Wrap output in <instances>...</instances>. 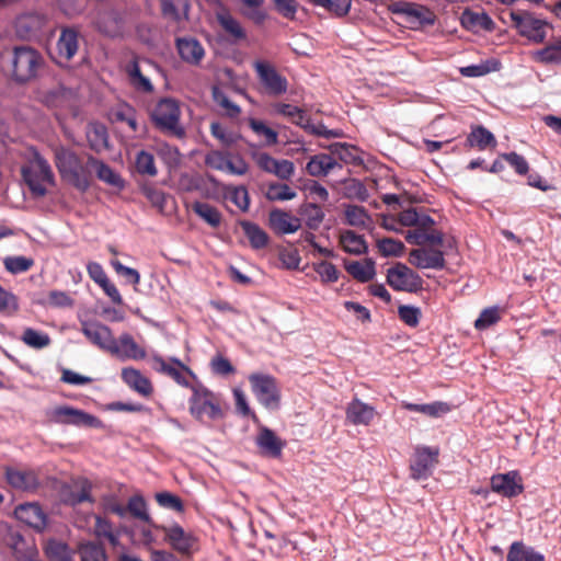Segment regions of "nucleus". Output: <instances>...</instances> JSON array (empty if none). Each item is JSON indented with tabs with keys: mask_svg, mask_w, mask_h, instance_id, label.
<instances>
[{
	"mask_svg": "<svg viewBox=\"0 0 561 561\" xmlns=\"http://www.w3.org/2000/svg\"><path fill=\"white\" fill-rule=\"evenodd\" d=\"M55 163L64 180L80 192H85L91 185L89 159L83 162L72 150L60 147L55 150Z\"/></svg>",
	"mask_w": 561,
	"mask_h": 561,
	"instance_id": "nucleus-1",
	"label": "nucleus"
},
{
	"mask_svg": "<svg viewBox=\"0 0 561 561\" xmlns=\"http://www.w3.org/2000/svg\"><path fill=\"white\" fill-rule=\"evenodd\" d=\"M500 68H501V62L497 59L490 58V59H486L478 65H470V66L461 67L459 69V72L463 77L476 78V77L485 76L490 72L497 71V70H500Z\"/></svg>",
	"mask_w": 561,
	"mask_h": 561,
	"instance_id": "nucleus-47",
	"label": "nucleus"
},
{
	"mask_svg": "<svg viewBox=\"0 0 561 561\" xmlns=\"http://www.w3.org/2000/svg\"><path fill=\"white\" fill-rule=\"evenodd\" d=\"M422 283L421 276L403 263H396L387 272V284L397 291L415 293Z\"/></svg>",
	"mask_w": 561,
	"mask_h": 561,
	"instance_id": "nucleus-11",
	"label": "nucleus"
},
{
	"mask_svg": "<svg viewBox=\"0 0 561 561\" xmlns=\"http://www.w3.org/2000/svg\"><path fill=\"white\" fill-rule=\"evenodd\" d=\"M399 319L407 325L415 328L420 323L421 309L419 307L401 305L398 307Z\"/></svg>",
	"mask_w": 561,
	"mask_h": 561,
	"instance_id": "nucleus-64",
	"label": "nucleus"
},
{
	"mask_svg": "<svg viewBox=\"0 0 561 561\" xmlns=\"http://www.w3.org/2000/svg\"><path fill=\"white\" fill-rule=\"evenodd\" d=\"M108 353L119 359L135 360L144 359L147 355L145 348L128 333L119 335L117 340L114 337Z\"/></svg>",
	"mask_w": 561,
	"mask_h": 561,
	"instance_id": "nucleus-19",
	"label": "nucleus"
},
{
	"mask_svg": "<svg viewBox=\"0 0 561 561\" xmlns=\"http://www.w3.org/2000/svg\"><path fill=\"white\" fill-rule=\"evenodd\" d=\"M90 171L94 170L99 180L117 188L124 187V180L103 161L89 156Z\"/></svg>",
	"mask_w": 561,
	"mask_h": 561,
	"instance_id": "nucleus-36",
	"label": "nucleus"
},
{
	"mask_svg": "<svg viewBox=\"0 0 561 561\" xmlns=\"http://www.w3.org/2000/svg\"><path fill=\"white\" fill-rule=\"evenodd\" d=\"M216 19L220 27L225 31L231 41L239 42L247 38V32L240 22L234 16H232L228 10L217 12Z\"/></svg>",
	"mask_w": 561,
	"mask_h": 561,
	"instance_id": "nucleus-32",
	"label": "nucleus"
},
{
	"mask_svg": "<svg viewBox=\"0 0 561 561\" xmlns=\"http://www.w3.org/2000/svg\"><path fill=\"white\" fill-rule=\"evenodd\" d=\"M345 222L352 227L368 228L373 219L365 207L348 204L344 207Z\"/></svg>",
	"mask_w": 561,
	"mask_h": 561,
	"instance_id": "nucleus-40",
	"label": "nucleus"
},
{
	"mask_svg": "<svg viewBox=\"0 0 561 561\" xmlns=\"http://www.w3.org/2000/svg\"><path fill=\"white\" fill-rule=\"evenodd\" d=\"M79 32L75 27H62L57 41L58 55L70 60L79 48Z\"/></svg>",
	"mask_w": 561,
	"mask_h": 561,
	"instance_id": "nucleus-30",
	"label": "nucleus"
},
{
	"mask_svg": "<svg viewBox=\"0 0 561 561\" xmlns=\"http://www.w3.org/2000/svg\"><path fill=\"white\" fill-rule=\"evenodd\" d=\"M346 420L354 425H369L376 416L375 408L353 399L346 407Z\"/></svg>",
	"mask_w": 561,
	"mask_h": 561,
	"instance_id": "nucleus-27",
	"label": "nucleus"
},
{
	"mask_svg": "<svg viewBox=\"0 0 561 561\" xmlns=\"http://www.w3.org/2000/svg\"><path fill=\"white\" fill-rule=\"evenodd\" d=\"M407 242L416 245L423 244H433V245H442L444 236L440 231L436 229L424 230V229H414L409 230L405 234Z\"/></svg>",
	"mask_w": 561,
	"mask_h": 561,
	"instance_id": "nucleus-39",
	"label": "nucleus"
},
{
	"mask_svg": "<svg viewBox=\"0 0 561 561\" xmlns=\"http://www.w3.org/2000/svg\"><path fill=\"white\" fill-rule=\"evenodd\" d=\"M44 64L38 50L30 46H15L12 57V76L16 82L24 83L37 76Z\"/></svg>",
	"mask_w": 561,
	"mask_h": 561,
	"instance_id": "nucleus-5",
	"label": "nucleus"
},
{
	"mask_svg": "<svg viewBox=\"0 0 561 561\" xmlns=\"http://www.w3.org/2000/svg\"><path fill=\"white\" fill-rule=\"evenodd\" d=\"M48 415L50 421L57 424L90 428H99L102 426V422L99 417L69 405L55 407L50 410Z\"/></svg>",
	"mask_w": 561,
	"mask_h": 561,
	"instance_id": "nucleus-7",
	"label": "nucleus"
},
{
	"mask_svg": "<svg viewBox=\"0 0 561 561\" xmlns=\"http://www.w3.org/2000/svg\"><path fill=\"white\" fill-rule=\"evenodd\" d=\"M192 210L209 226L216 228L221 222L220 211L213 205L204 202H194Z\"/></svg>",
	"mask_w": 561,
	"mask_h": 561,
	"instance_id": "nucleus-48",
	"label": "nucleus"
},
{
	"mask_svg": "<svg viewBox=\"0 0 561 561\" xmlns=\"http://www.w3.org/2000/svg\"><path fill=\"white\" fill-rule=\"evenodd\" d=\"M153 369L172 378L176 383L183 387H192L187 379V375L193 376L192 370L175 357L165 360L161 356H154Z\"/></svg>",
	"mask_w": 561,
	"mask_h": 561,
	"instance_id": "nucleus-15",
	"label": "nucleus"
},
{
	"mask_svg": "<svg viewBox=\"0 0 561 561\" xmlns=\"http://www.w3.org/2000/svg\"><path fill=\"white\" fill-rule=\"evenodd\" d=\"M299 215L310 230H318L324 219V211L313 203L302 204L299 207Z\"/></svg>",
	"mask_w": 561,
	"mask_h": 561,
	"instance_id": "nucleus-46",
	"label": "nucleus"
},
{
	"mask_svg": "<svg viewBox=\"0 0 561 561\" xmlns=\"http://www.w3.org/2000/svg\"><path fill=\"white\" fill-rule=\"evenodd\" d=\"M275 111L278 114L289 118L291 123L299 125L301 127H306V123H308V118L305 111L295 105L278 103L275 105Z\"/></svg>",
	"mask_w": 561,
	"mask_h": 561,
	"instance_id": "nucleus-53",
	"label": "nucleus"
},
{
	"mask_svg": "<svg viewBox=\"0 0 561 561\" xmlns=\"http://www.w3.org/2000/svg\"><path fill=\"white\" fill-rule=\"evenodd\" d=\"M2 541L16 561H37L38 549L32 536H24L20 531L9 528L2 537Z\"/></svg>",
	"mask_w": 561,
	"mask_h": 561,
	"instance_id": "nucleus-8",
	"label": "nucleus"
},
{
	"mask_svg": "<svg viewBox=\"0 0 561 561\" xmlns=\"http://www.w3.org/2000/svg\"><path fill=\"white\" fill-rule=\"evenodd\" d=\"M545 556L523 541H514L506 556V561H545Z\"/></svg>",
	"mask_w": 561,
	"mask_h": 561,
	"instance_id": "nucleus-37",
	"label": "nucleus"
},
{
	"mask_svg": "<svg viewBox=\"0 0 561 561\" xmlns=\"http://www.w3.org/2000/svg\"><path fill=\"white\" fill-rule=\"evenodd\" d=\"M466 142L469 147H477L479 150L493 149L497 145L494 135L482 125L471 127Z\"/></svg>",
	"mask_w": 561,
	"mask_h": 561,
	"instance_id": "nucleus-35",
	"label": "nucleus"
},
{
	"mask_svg": "<svg viewBox=\"0 0 561 561\" xmlns=\"http://www.w3.org/2000/svg\"><path fill=\"white\" fill-rule=\"evenodd\" d=\"M126 510L127 513H129L133 517L138 518L156 528L157 525L153 524L149 514L147 513V504L141 495L131 496L128 500Z\"/></svg>",
	"mask_w": 561,
	"mask_h": 561,
	"instance_id": "nucleus-52",
	"label": "nucleus"
},
{
	"mask_svg": "<svg viewBox=\"0 0 561 561\" xmlns=\"http://www.w3.org/2000/svg\"><path fill=\"white\" fill-rule=\"evenodd\" d=\"M268 224L276 233L289 234L300 229L301 219L293 216L289 211L275 208L270 211Z\"/></svg>",
	"mask_w": 561,
	"mask_h": 561,
	"instance_id": "nucleus-22",
	"label": "nucleus"
},
{
	"mask_svg": "<svg viewBox=\"0 0 561 561\" xmlns=\"http://www.w3.org/2000/svg\"><path fill=\"white\" fill-rule=\"evenodd\" d=\"M136 170L138 173L148 176H156L158 173L154 157L148 151L141 150L136 157Z\"/></svg>",
	"mask_w": 561,
	"mask_h": 561,
	"instance_id": "nucleus-59",
	"label": "nucleus"
},
{
	"mask_svg": "<svg viewBox=\"0 0 561 561\" xmlns=\"http://www.w3.org/2000/svg\"><path fill=\"white\" fill-rule=\"evenodd\" d=\"M78 554L81 561H108L104 546L95 541L80 542Z\"/></svg>",
	"mask_w": 561,
	"mask_h": 561,
	"instance_id": "nucleus-43",
	"label": "nucleus"
},
{
	"mask_svg": "<svg viewBox=\"0 0 561 561\" xmlns=\"http://www.w3.org/2000/svg\"><path fill=\"white\" fill-rule=\"evenodd\" d=\"M181 108L172 98L160 99L150 111V118L157 129L164 134L182 138L184 128L180 125Z\"/></svg>",
	"mask_w": 561,
	"mask_h": 561,
	"instance_id": "nucleus-2",
	"label": "nucleus"
},
{
	"mask_svg": "<svg viewBox=\"0 0 561 561\" xmlns=\"http://www.w3.org/2000/svg\"><path fill=\"white\" fill-rule=\"evenodd\" d=\"M21 340L30 347L41 350L50 344V337L46 333L38 332L32 328L23 331Z\"/></svg>",
	"mask_w": 561,
	"mask_h": 561,
	"instance_id": "nucleus-57",
	"label": "nucleus"
},
{
	"mask_svg": "<svg viewBox=\"0 0 561 561\" xmlns=\"http://www.w3.org/2000/svg\"><path fill=\"white\" fill-rule=\"evenodd\" d=\"M130 84L139 92L151 93L153 85L150 80L141 73L138 61L131 60L126 68Z\"/></svg>",
	"mask_w": 561,
	"mask_h": 561,
	"instance_id": "nucleus-45",
	"label": "nucleus"
},
{
	"mask_svg": "<svg viewBox=\"0 0 561 561\" xmlns=\"http://www.w3.org/2000/svg\"><path fill=\"white\" fill-rule=\"evenodd\" d=\"M250 128L260 137H264L266 146H274L278 141L277 133L271 127L266 126L264 122L249 118Z\"/></svg>",
	"mask_w": 561,
	"mask_h": 561,
	"instance_id": "nucleus-61",
	"label": "nucleus"
},
{
	"mask_svg": "<svg viewBox=\"0 0 561 561\" xmlns=\"http://www.w3.org/2000/svg\"><path fill=\"white\" fill-rule=\"evenodd\" d=\"M123 381L142 397H149L153 392L151 381L140 370L128 367L122 369Z\"/></svg>",
	"mask_w": 561,
	"mask_h": 561,
	"instance_id": "nucleus-31",
	"label": "nucleus"
},
{
	"mask_svg": "<svg viewBox=\"0 0 561 561\" xmlns=\"http://www.w3.org/2000/svg\"><path fill=\"white\" fill-rule=\"evenodd\" d=\"M87 138L91 149L95 151L107 148V130L101 124H90L87 129Z\"/></svg>",
	"mask_w": 561,
	"mask_h": 561,
	"instance_id": "nucleus-49",
	"label": "nucleus"
},
{
	"mask_svg": "<svg viewBox=\"0 0 561 561\" xmlns=\"http://www.w3.org/2000/svg\"><path fill=\"white\" fill-rule=\"evenodd\" d=\"M296 196V191L293 190L288 184L278 182L270 183L265 193V197L271 202L290 201Z\"/></svg>",
	"mask_w": 561,
	"mask_h": 561,
	"instance_id": "nucleus-50",
	"label": "nucleus"
},
{
	"mask_svg": "<svg viewBox=\"0 0 561 561\" xmlns=\"http://www.w3.org/2000/svg\"><path fill=\"white\" fill-rule=\"evenodd\" d=\"M193 394L188 401L191 414L199 422L221 420L225 416L219 399L204 387H191Z\"/></svg>",
	"mask_w": 561,
	"mask_h": 561,
	"instance_id": "nucleus-3",
	"label": "nucleus"
},
{
	"mask_svg": "<svg viewBox=\"0 0 561 561\" xmlns=\"http://www.w3.org/2000/svg\"><path fill=\"white\" fill-rule=\"evenodd\" d=\"M42 102L48 107L68 112L73 107L75 94L70 89L56 87L43 93Z\"/></svg>",
	"mask_w": 561,
	"mask_h": 561,
	"instance_id": "nucleus-23",
	"label": "nucleus"
},
{
	"mask_svg": "<svg viewBox=\"0 0 561 561\" xmlns=\"http://www.w3.org/2000/svg\"><path fill=\"white\" fill-rule=\"evenodd\" d=\"M402 408L408 411L423 413L431 417H439L450 411V405L446 402L435 401L432 403L416 404L402 402Z\"/></svg>",
	"mask_w": 561,
	"mask_h": 561,
	"instance_id": "nucleus-42",
	"label": "nucleus"
},
{
	"mask_svg": "<svg viewBox=\"0 0 561 561\" xmlns=\"http://www.w3.org/2000/svg\"><path fill=\"white\" fill-rule=\"evenodd\" d=\"M45 552L50 561H73L68 545L57 540H49Z\"/></svg>",
	"mask_w": 561,
	"mask_h": 561,
	"instance_id": "nucleus-55",
	"label": "nucleus"
},
{
	"mask_svg": "<svg viewBox=\"0 0 561 561\" xmlns=\"http://www.w3.org/2000/svg\"><path fill=\"white\" fill-rule=\"evenodd\" d=\"M240 226L252 249L261 250L267 247L270 237L257 224L242 220Z\"/></svg>",
	"mask_w": 561,
	"mask_h": 561,
	"instance_id": "nucleus-38",
	"label": "nucleus"
},
{
	"mask_svg": "<svg viewBox=\"0 0 561 561\" xmlns=\"http://www.w3.org/2000/svg\"><path fill=\"white\" fill-rule=\"evenodd\" d=\"M94 24L98 31L107 37H122L127 26V12L113 8L101 9Z\"/></svg>",
	"mask_w": 561,
	"mask_h": 561,
	"instance_id": "nucleus-9",
	"label": "nucleus"
},
{
	"mask_svg": "<svg viewBox=\"0 0 561 561\" xmlns=\"http://www.w3.org/2000/svg\"><path fill=\"white\" fill-rule=\"evenodd\" d=\"M81 332L90 343L108 353L114 341L111 329L99 321H81Z\"/></svg>",
	"mask_w": 561,
	"mask_h": 561,
	"instance_id": "nucleus-18",
	"label": "nucleus"
},
{
	"mask_svg": "<svg viewBox=\"0 0 561 561\" xmlns=\"http://www.w3.org/2000/svg\"><path fill=\"white\" fill-rule=\"evenodd\" d=\"M346 272L360 283H367L375 277V263L366 260L364 263L353 261L345 264Z\"/></svg>",
	"mask_w": 561,
	"mask_h": 561,
	"instance_id": "nucleus-44",
	"label": "nucleus"
},
{
	"mask_svg": "<svg viewBox=\"0 0 561 561\" xmlns=\"http://www.w3.org/2000/svg\"><path fill=\"white\" fill-rule=\"evenodd\" d=\"M460 21L465 28L473 32H478L480 30L492 31L494 28V22L484 12L465 10L461 14Z\"/></svg>",
	"mask_w": 561,
	"mask_h": 561,
	"instance_id": "nucleus-34",
	"label": "nucleus"
},
{
	"mask_svg": "<svg viewBox=\"0 0 561 561\" xmlns=\"http://www.w3.org/2000/svg\"><path fill=\"white\" fill-rule=\"evenodd\" d=\"M5 480L11 488L23 492H35L41 484L36 471L12 467L5 469Z\"/></svg>",
	"mask_w": 561,
	"mask_h": 561,
	"instance_id": "nucleus-20",
	"label": "nucleus"
},
{
	"mask_svg": "<svg viewBox=\"0 0 561 561\" xmlns=\"http://www.w3.org/2000/svg\"><path fill=\"white\" fill-rule=\"evenodd\" d=\"M335 167L342 168L332 156L319 153L310 158L306 165V171L311 176L319 178L328 175Z\"/></svg>",
	"mask_w": 561,
	"mask_h": 561,
	"instance_id": "nucleus-33",
	"label": "nucleus"
},
{
	"mask_svg": "<svg viewBox=\"0 0 561 561\" xmlns=\"http://www.w3.org/2000/svg\"><path fill=\"white\" fill-rule=\"evenodd\" d=\"M255 443L262 455L271 458H278L285 447L283 442L272 430L262 427L255 438Z\"/></svg>",
	"mask_w": 561,
	"mask_h": 561,
	"instance_id": "nucleus-25",
	"label": "nucleus"
},
{
	"mask_svg": "<svg viewBox=\"0 0 561 561\" xmlns=\"http://www.w3.org/2000/svg\"><path fill=\"white\" fill-rule=\"evenodd\" d=\"M491 489L504 497H515L524 492L523 479L518 471L497 473L491 477Z\"/></svg>",
	"mask_w": 561,
	"mask_h": 561,
	"instance_id": "nucleus-16",
	"label": "nucleus"
},
{
	"mask_svg": "<svg viewBox=\"0 0 561 561\" xmlns=\"http://www.w3.org/2000/svg\"><path fill=\"white\" fill-rule=\"evenodd\" d=\"M21 174L34 197L47 194L46 184H54V173L47 160L36 153L27 165L22 167Z\"/></svg>",
	"mask_w": 561,
	"mask_h": 561,
	"instance_id": "nucleus-4",
	"label": "nucleus"
},
{
	"mask_svg": "<svg viewBox=\"0 0 561 561\" xmlns=\"http://www.w3.org/2000/svg\"><path fill=\"white\" fill-rule=\"evenodd\" d=\"M331 152L345 163H356L358 160L357 148L348 144H334L331 146Z\"/></svg>",
	"mask_w": 561,
	"mask_h": 561,
	"instance_id": "nucleus-63",
	"label": "nucleus"
},
{
	"mask_svg": "<svg viewBox=\"0 0 561 561\" xmlns=\"http://www.w3.org/2000/svg\"><path fill=\"white\" fill-rule=\"evenodd\" d=\"M535 59L545 65H561V37L538 50L535 55Z\"/></svg>",
	"mask_w": 561,
	"mask_h": 561,
	"instance_id": "nucleus-51",
	"label": "nucleus"
},
{
	"mask_svg": "<svg viewBox=\"0 0 561 561\" xmlns=\"http://www.w3.org/2000/svg\"><path fill=\"white\" fill-rule=\"evenodd\" d=\"M5 270L11 274H21L31 270L34 265V260L26 256H7L3 260Z\"/></svg>",
	"mask_w": 561,
	"mask_h": 561,
	"instance_id": "nucleus-58",
	"label": "nucleus"
},
{
	"mask_svg": "<svg viewBox=\"0 0 561 561\" xmlns=\"http://www.w3.org/2000/svg\"><path fill=\"white\" fill-rule=\"evenodd\" d=\"M377 248L380 254L385 257L401 256L405 249L402 241L392 238H383L378 240Z\"/></svg>",
	"mask_w": 561,
	"mask_h": 561,
	"instance_id": "nucleus-60",
	"label": "nucleus"
},
{
	"mask_svg": "<svg viewBox=\"0 0 561 561\" xmlns=\"http://www.w3.org/2000/svg\"><path fill=\"white\" fill-rule=\"evenodd\" d=\"M47 23L46 16L41 13H25L16 19V33L24 38L37 36Z\"/></svg>",
	"mask_w": 561,
	"mask_h": 561,
	"instance_id": "nucleus-24",
	"label": "nucleus"
},
{
	"mask_svg": "<svg viewBox=\"0 0 561 561\" xmlns=\"http://www.w3.org/2000/svg\"><path fill=\"white\" fill-rule=\"evenodd\" d=\"M18 297L0 285V312L5 316H13L19 311Z\"/></svg>",
	"mask_w": 561,
	"mask_h": 561,
	"instance_id": "nucleus-62",
	"label": "nucleus"
},
{
	"mask_svg": "<svg viewBox=\"0 0 561 561\" xmlns=\"http://www.w3.org/2000/svg\"><path fill=\"white\" fill-rule=\"evenodd\" d=\"M409 262L417 268L443 270L446 265L443 251L427 248L413 249Z\"/></svg>",
	"mask_w": 561,
	"mask_h": 561,
	"instance_id": "nucleus-21",
	"label": "nucleus"
},
{
	"mask_svg": "<svg viewBox=\"0 0 561 561\" xmlns=\"http://www.w3.org/2000/svg\"><path fill=\"white\" fill-rule=\"evenodd\" d=\"M254 68L260 81L267 92L273 95H280L287 91V80L276 69L265 61H256Z\"/></svg>",
	"mask_w": 561,
	"mask_h": 561,
	"instance_id": "nucleus-17",
	"label": "nucleus"
},
{
	"mask_svg": "<svg viewBox=\"0 0 561 561\" xmlns=\"http://www.w3.org/2000/svg\"><path fill=\"white\" fill-rule=\"evenodd\" d=\"M176 48L180 57L187 64L197 66L205 56L203 45L194 37L176 38Z\"/></svg>",
	"mask_w": 561,
	"mask_h": 561,
	"instance_id": "nucleus-28",
	"label": "nucleus"
},
{
	"mask_svg": "<svg viewBox=\"0 0 561 561\" xmlns=\"http://www.w3.org/2000/svg\"><path fill=\"white\" fill-rule=\"evenodd\" d=\"M62 503L76 506L83 502H93L91 497V484L84 480L71 485H64L60 490Z\"/></svg>",
	"mask_w": 561,
	"mask_h": 561,
	"instance_id": "nucleus-26",
	"label": "nucleus"
},
{
	"mask_svg": "<svg viewBox=\"0 0 561 561\" xmlns=\"http://www.w3.org/2000/svg\"><path fill=\"white\" fill-rule=\"evenodd\" d=\"M156 528L165 533V540L182 556L191 557L197 549L196 538L186 533L180 525H173L171 527L156 526Z\"/></svg>",
	"mask_w": 561,
	"mask_h": 561,
	"instance_id": "nucleus-14",
	"label": "nucleus"
},
{
	"mask_svg": "<svg viewBox=\"0 0 561 561\" xmlns=\"http://www.w3.org/2000/svg\"><path fill=\"white\" fill-rule=\"evenodd\" d=\"M249 381L252 392L263 407L272 410L278 409L280 392L275 377L254 373L249 376Z\"/></svg>",
	"mask_w": 561,
	"mask_h": 561,
	"instance_id": "nucleus-6",
	"label": "nucleus"
},
{
	"mask_svg": "<svg viewBox=\"0 0 561 561\" xmlns=\"http://www.w3.org/2000/svg\"><path fill=\"white\" fill-rule=\"evenodd\" d=\"M391 10L403 15L413 26L432 25L435 22V14L422 4L398 1L391 5Z\"/></svg>",
	"mask_w": 561,
	"mask_h": 561,
	"instance_id": "nucleus-13",
	"label": "nucleus"
},
{
	"mask_svg": "<svg viewBox=\"0 0 561 561\" xmlns=\"http://www.w3.org/2000/svg\"><path fill=\"white\" fill-rule=\"evenodd\" d=\"M316 7H321L328 12L336 15L344 16L350 12L351 0H308Z\"/></svg>",
	"mask_w": 561,
	"mask_h": 561,
	"instance_id": "nucleus-54",
	"label": "nucleus"
},
{
	"mask_svg": "<svg viewBox=\"0 0 561 561\" xmlns=\"http://www.w3.org/2000/svg\"><path fill=\"white\" fill-rule=\"evenodd\" d=\"M438 447L416 446L410 463L411 478L416 481L427 479L438 463Z\"/></svg>",
	"mask_w": 561,
	"mask_h": 561,
	"instance_id": "nucleus-10",
	"label": "nucleus"
},
{
	"mask_svg": "<svg viewBox=\"0 0 561 561\" xmlns=\"http://www.w3.org/2000/svg\"><path fill=\"white\" fill-rule=\"evenodd\" d=\"M213 99L217 105L224 108L226 115L230 118H236L240 115L241 108L218 87L213 88Z\"/></svg>",
	"mask_w": 561,
	"mask_h": 561,
	"instance_id": "nucleus-56",
	"label": "nucleus"
},
{
	"mask_svg": "<svg viewBox=\"0 0 561 561\" xmlns=\"http://www.w3.org/2000/svg\"><path fill=\"white\" fill-rule=\"evenodd\" d=\"M340 244L347 253L359 255L367 252V243L363 236L353 230H345L340 234Z\"/></svg>",
	"mask_w": 561,
	"mask_h": 561,
	"instance_id": "nucleus-41",
	"label": "nucleus"
},
{
	"mask_svg": "<svg viewBox=\"0 0 561 561\" xmlns=\"http://www.w3.org/2000/svg\"><path fill=\"white\" fill-rule=\"evenodd\" d=\"M15 515L18 519L37 530H43L46 526V515L36 503L19 505L15 510Z\"/></svg>",
	"mask_w": 561,
	"mask_h": 561,
	"instance_id": "nucleus-29",
	"label": "nucleus"
},
{
	"mask_svg": "<svg viewBox=\"0 0 561 561\" xmlns=\"http://www.w3.org/2000/svg\"><path fill=\"white\" fill-rule=\"evenodd\" d=\"M513 25L518 30L522 36H525L536 43H541L546 38L547 22L535 18L527 11H512L510 13Z\"/></svg>",
	"mask_w": 561,
	"mask_h": 561,
	"instance_id": "nucleus-12",
	"label": "nucleus"
}]
</instances>
